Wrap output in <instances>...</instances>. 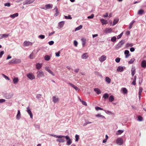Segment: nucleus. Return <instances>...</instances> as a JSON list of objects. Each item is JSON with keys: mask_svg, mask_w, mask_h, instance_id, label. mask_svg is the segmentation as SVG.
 <instances>
[{"mask_svg": "<svg viewBox=\"0 0 146 146\" xmlns=\"http://www.w3.org/2000/svg\"><path fill=\"white\" fill-rule=\"evenodd\" d=\"M0 36H3L4 38H7L9 36V34H1V35H0Z\"/></svg>", "mask_w": 146, "mask_h": 146, "instance_id": "nucleus-53", "label": "nucleus"}, {"mask_svg": "<svg viewBox=\"0 0 146 146\" xmlns=\"http://www.w3.org/2000/svg\"><path fill=\"white\" fill-rule=\"evenodd\" d=\"M88 57V55L87 53H85L83 54L81 56V58L83 59H86Z\"/></svg>", "mask_w": 146, "mask_h": 146, "instance_id": "nucleus-20", "label": "nucleus"}, {"mask_svg": "<svg viewBox=\"0 0 146 146\" xmlns=\"http://www.w3.org/2000/svg\"><path fill=\"white\" fill-rule=\"evenodd\" d=\"M37 76L38 78H40L44 77V73L42 71H38L36 72Z\"/></svg>", "mask_w": 146, "mask_h": 146, "instance_id": "nucleus-3", "label": "nucleus"}, {"mask_svg": "<svg viewBox=\"0 0 146 146\" xmlns=\"http://www.w3.org/2000/svg\"><path fill=\"white\" fill-rule=\"evenodd\" d=\"M105 81L108 84H110L111 82V79L108 77H106L105 78Z\"/></svg>", "mask_w": 146, "mask_h": 146, "instance_id": "nucleus-31", "label": "nucleus"}, {"mask_svg": "<svg viewBox=\"0 0 146 146\" xmlns=\"http://www.w3.org/2000/svg\"><path fill=\"white\" fill-rule=\"evenodd\" d=\"M53 102L55 103L58 102L59 100V99L57 96H54L52 98Z\"/></svg>", "mask_w": 146, "mask_h": 146, "instance_id": "nucleus-9", "label": "nucleus"}, {"mask_svg": "<svg viewBox=\"0 0 146 146\" xmlns=\"http://www.w3.org/2000/svg\"><path fill=\"white\" fill-rule=\"evenodd\" d=\"M135 68H133L131 70V75L132 76H133L135 73Z\"/></svg>", "mask_w": 146, "mask_h": 146, "instance_id": "nucleus-37", "label": "nucleus"}, {"mask_svg": "<svg viewBox=\"0 0 146 146\" xmlns=\"http://www.w3.org/2000/svg\"><path fill=\"white\" fill-rule=\"evenodd\" d=\"M21 117V114L20 111L19 110L18 111V112L17 114L16 115V119H18L19 120Z\"/></svg>", "mask_w": 146, "mask_h": 146, "instance_id": "nucleus-25", "label": "nucleus"}, {"mask_svg": "<svg viewBox=\"0 0 146 146\" xmlns=\"http://www.w3.org/2000/svg\"><path fill=\"white\" fill-rule=\"evenodd\" d=\"M81 40L82 41V46L84 47L85 46L86 40L85 38H81Z\"/></svg>", "mask_w": 146, "mask_h": 146, "instance_id": "nucleus-33", "label": "nucleus"}, {"mask_svg": "<svg viewBox=\"0 0 146 146\" xmlns=\"http://www.w3.org/2000/svg\"><path fill=\"white\" fill-rule=\"evenodd\" d=\"M133 44L132 43H127L125 45V47L126 48H127L128 47H131L133 46Z\"/></svg>", "mask_w": 146, "mask_h": 146, "instance_id": "nucleus-30", "label": "nucleus"}, {"mask_svg": "<svg viewBox=\"0 0 146 146\" xmlns=\"http://www.w3.org/2000/svg\"><path fill=\"white\" fill-rule=\"evenodd\" d=\"M75 137L76 138L75 141L76 142L78 141L79 139V135L77 134H76L75 135Z\"/></svg>", "mask_w": 146, "mask_h": 146, "instance_id": "nucleus-50", "label": "nucleus"}, {"mask_svg": "<svg viewBox=\"0 0 146 146\" xmlns=\"http://www.w3.org/2000/svg\"><path fill=\"white\" fill-rule=\"evenodd\" d=\"M143 89L141 87H139V90L138 95H141V93L142 92Z\"/></svg>", "mask_w": 146, "mask_h": 146, "instance_id": "nucleus-47", "label": "nucleus"}, {"mask_svg": "<svg viewBox=\"0 0 146 146\" xmlns=\"http://www.w3.org/2000/svg\"><path fill=\"white\" fill-rule=\"evenodd\" d=\"M74 45L75 46H77L78 43V42L76 40H75L74 41Z\"/></svg>", "mask_w": 146, "mask_h": 146, "instance_id": "nucleus-61", "label": "nucleus"}, {"mask_svg": "<svg viewBox=\"0 0 146 146\" xmlns=\"http://www.w3.org/2000/svg\"><path fill=\"white\" fill-rule=\"evenodd\" d=\"M96 117H100V118H102L103 119L105 118V117L104 116L100 114H98L96 115Z\"/></svg>", "mask_w": 146, "mask_h": 146, "instance_id": "nucleus-39", "label": "nucleus"}, {"mask_svg": "<svg viewBox=\"0 0 146 146\" xmlns=\"http://www.w3.org/2000/svg\"><path fill=\"white\" fill-rule=\"evenodd\" d=\"M44 58L45 60L48 61L50 60V58L49 56L46 55L44 56Z\"/></svg>", "mask_w": 146, "mask_h": 146, "instance_id": "nucleus-43", "label": "nucleus"}, {"mask_svg": "<svg viewBox=\"0 0 146 146\" xmlns=\"http://www.w3.org/2000/svg\"><path fill=\"white\" fill-rule=\"evenodd\" d=\"M38 37L41 39H43L45 38V36L44 35H41L38 36Z\"/></svg>", "mask_w": 146, "mask_h": 146, "instance_id": "nucleus-49", "label": "nucleus"}, {"mask_svg": "<svg viewBox=\"0 0 146 146\" xmlns=\"http://www.w3.org/2000/svg\"><path fill=\"white\" fill-rule=\"evenodd\" d=\"M124 70V67L122 66H119L118 67L117 71L118 72H123Z\"/></svg>", "mask_w": 146, "mask_h": 146, "instance_id": "nucleus-18", "label": "nucleus"}, {"mask_svg": "<svg viewBox=\"0 0 146 146\" xmlns=\"http://www.w3.org/2000/svg\"><path fill=\"white\" fill-rule=\"evenodd\" d=\"M104 111H105V112L107 113V114H111L112 113V112L109 111V110H104Z\"/></svg>", "mask_w": 146, "mask_h": 146, "instance_id": "nucleus-56", "label": "nucleus"}, {"mask_svg": "<svg viewBox=\"0 0 146 146\" xmlns=\"http://www.w3.org/2000/svg\"><path fill=\"white\" fill-rule=\"evenodd\" d=\"M4 52L3 51H2L0 52V58L2 57V55L4 54Z\"/></svg>", "mask_w": 146, "mask_h": 146, "instance_id": "nucleus-64", "label": "nucleus"}, {"mask_svg": "<svg viewBox=\"0 0 146 146\" xmlns=\"http://www.w3.org/2000/svg\"><path fill=\"white\" fill-rule=\"evenodd\" d=\"M125 40H121L119 42L116 46L115 49L118 50L121 48L123 45L125 43Z\"/></svg>", "mask_w": 146, "mask_h": 146, "instance_id": "nucleus-2", "label": "nucleus"}, {"mask_svg": "<svg viewBox=\"0 0 146 146\" xmlns=\"http://www.w3.org/2000/svg\"><path fill=\"white\" fill-rule=\"evenodd\" d=\"M4 5L5 6H7L8 7H9L10 6L11 4L10 3H5Z\"/></svg>", "mask_w": 146, "mask_h": 146, "instance_id": "nucleus-62", "label": "nucleus"}, {"mask_svg": "<svg viewBox=\"0 0 146 146\" xmlns=\"http://www.w3.org/2000/svg\"><path fill=\"white\" fill-rule=\"evenodd\" d=\"M138 120L139 121H141L143 120V118L141 116H139L138 117Z\"/></svg>", "mask_w": 146, "mask_h": 146, "instance_id": "nucleus-58", "label": "nucleus"}, {"mask_svg": "<svg viewBox=\"0 0 146 146\" xmlns=\"http://www.w3.org/2000/svg\"><path fill=\"white\" fill-rule=\"evenodd\" d=\"M82 27V25H80L78 27H76L75 29V31H77L81 29Z\"/></svg>", "mask_w": 146, "mask_h": 146, "instance_id": "nucleus-42", "label": "nucleus"}, {"mask_svg": "<svg viewBox=\"0 0 146 146\" xmlns=\"http://www.w3.org/2000/svg\"><path fill=\"white\" fill-rule=\"evenodd\" d=\"M13 83L14 84H16L19 81V79L17 78H15L13 80Z\"/></svg>", "mask_w": 146, "mask_h": 146, "instance_id": "nucleus-36", "label": "nucleus"}, {"mask_svg": "<svg viewBox=\"0 0 146 146\" xmlns=\"http://www.w3.org/2000/svg\"><path fill=\"white\" fill-rule=\"evenodd\" d=\"M95 108V109L97 111H98L99 110H104L103 109L99 107H96Z\"/></svg>", "mask_w": 146, "mask_h": 146, "instance_id": "nucleus-55", "label": "nucleus"}, {"mask_svg": "<svg viewBox=\"0 0 146 146\" xmlns=\"http://www.w3.org/2000/svg\"><path fill=\"white\" fill-rule=\"evenodd\" d=\"M94 15L93 14H92L90 16H88L87 18L89 19H92L94 17Z\"/></svg>", "mask_w": 146, "mask_h": 146, "instance_id": "nucleus-60", "label": "nucleus"}, {"mask_svg": "<svg viewBox=\"0 0 146 146\" xmlns=\"http://www.w3.org/2000/svg\"><path fill=\"white\" fill-rule=\"evenodd\" d=\"M112 29L111 28H106L104 30V32L106 33H109L111 32Z\"/></svg>", "mask_w": 146, "mask_h": 146, "instance_id": "nucleus-13", "label": "nucleus"}, {"mask_svg": "<svg viewBox=\"0 0 146 146\" xmlns=\"http://www.w3.org/2000/svg\"><path fill=\"white\" fill-rule=\"evenodd\" d=\"M116 143L118 145H121L123 143V140L121 138H118L116 139Z\"/></svg>", "mask_w": 146, "mask_h": 146, "instance_id": "nucleus-6", "label": "nucleus"}, {"mask_svg": "<svg viewBox=\"0 0 146 146\" xmlns=\"http://www.w3.org/2000/svg\"><path fill=\"white\" fill-rule=\"evenodd\" d=\"M42 95L40 94H39L37 95L36 96V98L38 100H40L41 98Z\"/></svg>", "mask_w": 146, "mask_h": 146, "instance_id": "nucleus-51", "label": "nucleus"}, {"mask_svg": "<svg viewBox=\"0 0 146 146\" xmlns=\"http://www.w3.org/2000/svg\"><path fill=\"white\" fill-rule=\"evenodd\" d=\"M64 23L65 22L64 21H62L59 22L58 23V28L60 29L62 28Z\"/></svg>", "mask_w": 146, "mask_h": 146, "instance_id": "nucleus-15", "label": "nucleus"}, {"mask_svg": "<svg viewBox=\"0 0 146 146\" xmlns=\"http://www.w3.org/2000/svg\"><path fill=\"white\" fill-rule=\"evenodd\" d=\"M94 91L98 94H99L101 93V91L98 88H95L94 89Z\"/></svg>", "mask_w": 146, "mask_h": 146, "instance_id": "nucleus-29", "label": "nucleus"}, {"mask_svg": "<svg viewBox=\"0 0 146 146\" xmlns=\"http://www.w3.org/2000/svg\"><path fill=\"white\" fill-rule=\"evenodd\" d=\"M121 90H122L123 92V94H127V90L126 88H122L121 89Z\"/></svg>", "mask_w": 146, "mask_h": 146, "instance_id": "nucleus-38", "label": "nucleus"}, {"mask_svg": "<svg viewBox=\"0 0 146 146\" xmlns=\"http://www.w3.org/2000/svg\"><path fill=\"white\" fill-rule=\"evenodd\" d=\"M35 0H26L23 3L24 5L26 4H29L34 2Z\"/></svg>", "mask_w": 146, "mask_h": 146, "instance_id": "nucleus-8", "label": "nucleus"}, {"mask_svg": "<svg viewBox=\"0 0 146 146\" xmlns=\"http://www.w3.org/2000/svg\"><path fill=\"white\" fill-rule=\"evenodd\" d=\"M123 130H119L116 132V134L118 135H119L121 134L123 132Z\"/></svg>", "mask_w": 146, "mask_h": 146, "instance_id": "nucleus-35", "label": "nucleus"}, {"mask_svg": "<svg viewBox=\"0 0 146 146\" xmlns=\"http://www.w3.org/2000/svg\"><path fill=\"white\" fill-rule=\"evenodd\" d=\"M120 60V58H117L115 59V61L117 63L119 62Z\"/></svg>", "mask_w": 146, "mask_h": 146, "instance_id": "nucleus-57", "label": "nucleus"}, {"mask_svg": "<svg viewBox=\"0 0 146 146\" xmlns=\"http://www.w3.org/2000/svg\"><path fill=\"white\" fill-rule=\"evenodd\" d=\"M135 59L134 58H131L130 60L128 62V63L129 64H132L134 61Z\"/></svg>", "mask_w": 146, "mask_h": 146, "instance_id": "nucleus-46", "label": "nucleus"}, {"mask_svg": "<svg viewBox=\"0 0 146 146\" xmlns=\"http://www.w3.org/2000/svg\"><path fill=\"white\" fill-rule=\"evenodd\" d=\"M144 13V11L142 9H140L138 11L137 14L142 15Z\"/></svg>", "mask_w": 146, "mask_h": 146, "instance_id": "nucleus-34", "label": "nucleus"}, {"mask_svg": "<svg viewBox=\"0 0 146 146\" xmlns=\"http://www.w3.org/2000/svg\"><path fill=\"white\" fill-rule=\"evenodd\" d=\"M54 10H55L54 16L55 17H56L59 14V12L58 11V9H57L56 7H55L54 9Z\"/></svg>", "mask_w": 146, "mask_h": 146, "instance_id": "nucleus-26", "label": "nucleus"}, {"mask_svg": "<svg viewBox=\"0 0 146 146\" xmlns=\"http://www.w3.org/2000/svg\"><path fill=\"white\" fill-rule=\"evenodd\" d=\"M114 100V97L113 96H111L109 98V101L111 102H112Z\"/></svg>", "mask_w": 146, "mask_h": 146, "instance_id": "nucleus-41", "label": "nucleus"}, {"mask_svg": "<svg viewBox=\"0 0 146 146\" xmlns=\"http://www.w3.org/2000/svg\"><path fill=\"white\" fill-rule=\"evenodd\" d=\"M92 123V122H89V121H85V123L83 124V126H85L86 125H87L88 124H90V123Z\"/></svg>", "mask_w": 146, "mask_h": 146, "instance_id": "nucleus-52", "label": "nucleus"}, {"mask_svg": "<svg viewBox=\"0 0 146 146\" xmlns=\"http://www.w3.org/2000/svg\"><path fill=\"white\" fill-rule=\"evenodd\" d=\"M116 40V38L115 36L111 38V41L112 42H115Z\"/></svg>", "mask_w": 146, "mask_h": 146, "instance_id": "nucleus-48", "label": "nucleus"}, {"mask_svg": "<svg viewBox=\"0 0 146 146\" xmlns=\"http://www.w3.org/2000/svg\"><path fill=\"white\" fill-rule=\"evenodd\" d=\"M63 138L64 137L66 139V140H67L66 143V145H70L72 143V141H71V140L69 137V136L68 135L67 136H63Z\"/></svg>", "mask_w": 146, "mask_h": 146, "instance_id": "nucleus-4", "label": "nucleus"}, {"mask_svg": "<svg viewBox=\"0 0 146 146\" xmlns=\"http://www.w3.org/2000/svg\"><path fill=\"white\" fill-rule=\"evenodd\" d=\"M58 138L56 139V141L60 143H63L65 141V139L64 138Z\"/></svg>", "mask_w": 146, "mask_h": 146, "instance_id": "nucleus-21", "label": "nucleus"}, {"mask_svg": "<svg viewBox=\"0 0 146 146\" xmlns=\"http://www.w3.org/2000/svg\"><path fill=\"white\" fill-rule=\"evenodd\" d=\"M2 76L7 80H9L10 79V78L8 77H7V76L5 75L4 74H2Z\"/></svg>", "mask_w": 146, "mask_h": 146, "instance_id": "nucleus-54", "label": "nucleus"}, {"mask_svg": "<svg viewBox=\"0 0 146 146\" xmlns=\"http://www.w3.org/2000/svg\"><path fill=\"white\" fill-rule=\"evenodd\" d=\"M64 18L67 19H71L72 18L70 15H68V16H64Z\"/></svg>", "mask_w": 146, "mask_h": 146, "instance_id": "nucleus-45", "label": "nucleus"}, {"mask_svg": "<svg viewBox=\"0 0 146 146\" xmlns=\"http://www.w3.org/2000/svg\"><path fill=\"white\" fill-rule=\"evenodd\" d=\"M19 15V14L17 13H15L14 14H13V15H10V17L14 19L15 18V17H17Z\"/></svg>", "mask_w": 146, "mask_h": 146, "instance_id": "nucleus-32", "label": "nucleus"}, {"mask_svg": "<svg viewBox=\"0 0 146 146\" xmlns=\"http://www.w3.org/2000/svg\"><path fill=\"white\" fill-rule=\"evenodd\" d=\"M141 66L143 68L146 67V60H145L142 61L141 63Z\"/></svg>", "mask_w": 146, "mask_h": 146, "instance_id": "nucleus-27", "label": "nucleus"}, {"mask_svg": "<svg viewBox=\"0 0 146 146\" xmlns=\"http://www.w3.org/2000/svg\"><path fill=\"white\" fill-rule=\"evenodd\" d=\"M24 46H28L32 45V43L29 41H25L23 43Z\"/></svg>", "mask_w": 146, "mask_h": 146, "instance_id": "nucleus-14", "label": "nucleus"}, {"mask_svg": "<svg viewBox=\"0 0 146 146\" xmlns=\"http://www.w3.org/2000/svg\"><path fill=\"white\" fill-rule=\"evenodd\" d=\"M109 95L107 93L105 94L103 96V97L105 99H106L108 98L109 97Z\"/></svg>", "mask_w": 146, "mask_h": 146, "instance_id": "nucleus-44", "label": "nucleus"}, {"mask_svg": "<svg viewBox=\"0 0 146 146\" xmlns=\"http://www.w3.org/2000/svg\"><path fill=\"white\" fill-rule=\"evenodd\" d=\"M123 33L122 32V33H121L120 35H118L117 36V39H119L120 38H121V36L123 34Z\"/></svg>", "mask_w": 146, "mask_h": 146, "instance_id": "nucleus-59", "label": "nucleus"}, {"mask_svg": "<svg viewBox=\"0 0 146 146\" xmlns=\"http://www.w3.org/2000/svg\"><path fill=\"white\" fill-rule=\"evenodd\" d=\"M119 20V19L117 17L115 18L114 20L113 23L112 25L113 26L116 25L118 22Z\"/></svg>", "mask_w": 146, "mask_h": 146, "instance_id": "nucleus-24", "label": "nucleus"}, {"mask_svg": "<svg viewBox=\"0 0 146 146\" xmlns=\"http://www.w3.org/2000/svg\"><path fill=\"white\" fill-rule=\"evenodd\" d=\"M45 70L48 72L50 74L52 75L53 76H55V74L48 67H45L44 68Z\"/></svg>", "mask_w": 146, "mask_h": 146, "instance_id": "nucleus-12", "label": "nucleus"}, {"mask_svg": "<svg viewBox=\"0 0 146 146\" xmlns=\"http://www.w3.org/2000/svg\"><path fill=\"white\" fill-rule=\"evenodd\" d=\"M36 57V54L34 53V50L33 51L29 56V58L31 59H33Z\"/></svg>", "mask_w": 146, "mask_h": 146, "instance_id": "nucleus-11", "label": "nucleus"}, {"mask_svg": "<svg viewBox=\"0 0 146 146\" xmlns=\"http://www.w3.org/2000/svg\"><path fill=\"white\" fill-rule=\"evenodd\" d=\"M106 58V57L105 55H102L100 58V60L101 62H103L105 61Z\"/></svg>", "mask_w": 146, "mask_h": 146, "instance_id": "nucleus-17", "label": "nucleus"}, {"mask_svg": "<svg viewBox=\"0 0 146 146\" xmlns=\"http://www.w3.org/2000/svg\"><path fill=\"white\" fill-rule=\"evenodd\" d=\"M13 96V94L11 93H6L4 95V97L8 99L11 98Z\"/></svg>", "mask_w": 146, "mask_h": 146, "instance_id": "nucleus-5", "label": "nucleus"}, {"mask_svg": "<svg viewBox=\"0 0 146 146\" xmlns=\"http://www.w3.org/2000/svg\"><path fill=\"white\" fill-rule=\"evenodd\" d=\"M100 21L103 25L107 24L108 23L107 21L104 19H101Z\"/></svg>", "mask_w": 146, "mask_h": 146, "instance_id": "nucleus-28", "label": "nucleus"}, {"mask_svg": "<svg viewBox=\"0 0 146 146\" xmlns=\"http://www.w3.org/2000/svg\"><path fill=\"white\" fill-rule=\"evenodd\" d=\"M124 54L125 55V58H128L130 55V54H129V51L128 50H126L125 51Z\"/></svg>", "mask_w": 146, "mask_h": 146, "instance_id": "nucleus-16", "label": "nucleus"}, {"mask_svg": "<svg viewBox=\"0 0 146 146\" xmlns=\"http://www.w3.org/2000/svg\"><path fill=\"white\" fill-rule=\"evenodd\" d=\"M27 111L29 115L30 118H32L33 117V115L31 111L30 110V107L29 106L27 107Z\"/></svg>", "mask_w": 146, "mask_h": 146, "instance_id": "nucleus-10", "label": "nucleus"}, {"mask_svg": "<svg viewBox=\"0 0 146 146\" xmlns=\"http://www.w3.org/2000/svg\"><path fill=\"white\" fill-rule=\"evenodd\" d=\"M81 102H82V104L83 105H85V106H87V103H86V102L82 101Z\"/></svg>", "mask_w": 146, "mask_h": 146, "instance_id": "nucleus-63", "label": "nucleus"}, {"mask_svg": "<svg viewBox=\"0 0 146 146\" xmlns=\"http://www.w3.org/2000/svg\"><path fill=\"white\" fill-rule=\"evenodd\" d=\"M48 135L52 137L57 138H63V135H57L52 134H48Z\"/></svg>", "mask_w": 146, "mask_h": 146, "instance_id": "nucleus-22", "label": "nucleus"}, {"mask_svg": "<svg viewBox=\"0 0 146 146\" xmlns=\"http://www.w3.org/2000/svg\"><path fill=\"white\" fill-rule=\"evenodd\" d=\"M135 22V21L134 20H133L129 24V29H131L132 27V26L133 24V23Z\"/></svg>", "mask_w": 146, "mask_h": 146, "instance_id": "nucleus-40", "label": "nucleus"}, {"mask_svg": "<svg viewBox=\"0 0 146 146\" xmlns=\"http://www.w3.org/2000/svg\"><path fill=\"white\" fill-rule=\"evenodd\" d=\"M21 62V60L19 59L14 58L12 59L11 61H9V64H14L19 63Z\"/></svg>", "mask_w": 146, "mask_h": 146, "instance_id": "nucleus-1", "label": "nucleus"}, {"mask_svg": "<svg viewBox=\"0 0 146 146\" xmlns=\"http://www.w3.org/2000/svg\"><path fill=\"white\" fill-rule=\"evenodd\" d=\"M53 5L50 4L46 5H45L46 9V10L52 8Z\"/></svg>", "mask_w": 146, "mask_h": 146, "instance_id": "nucleus-19", "label": "nucleus"}, {"mask_svg": "<svg viewBox=\"0 0 146 146\" xmlns=\"http://www.w3.org/2000/svg\"><path fill=\"white\" fill-rule=\"evenodd\" d=\"M42 66V64H40L39 63H37L36 65V68L37 69H40Z\"/></svg>", "mask_w": 146, "mask_h": 146, "instance_id": "nucleus-23", "label": "nucleus"}, {"mask_svg": "<svg viewBox=\"0 0 146 146\" xmlns=\"http://www.w3.org/2000/svg\"><path fill=\"white\" fill-rule=\"evenodd\" d=\"M27 76L28 78L31 80L35 79V78L34 75L31 73L27 74Z\"/></svg>", "mask_w": 146, "mask_h": 146, "instance_id": "nucleus-7", "label": "nucleus"}]
</instances>
